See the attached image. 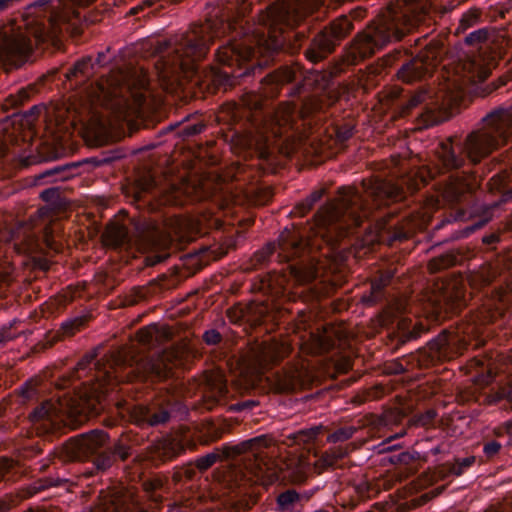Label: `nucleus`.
I'll use <instances>...</instances> for the list:
<instances>
[{
    "label": "nucleus",
    "mask_w": 512,
    "mask_h": 512,
    "mask_svg": "<svg viewBox=\"0 0 512 512\" xmlns=\"http://www.w3.org/2000/svg\"><path fill=\"white\" fill-rule=\"evenodd\" d=\"M310 21L291 4L273 3L250 24L233 7L218 6L204 23L169 39L150 43L157 77L164 85L181 77L207 90H226L255 75L275 55L298 53L308 38Z\"/></svg>",
    "instance_id": "obj_1"
},
{
    "label": "nucleus",
    "mask_w": 512,
    "mask_h": 512,
    "mask_svg": "<svg viewBox=\"0 0 512 512\" xmlns=\"http://www.w3.org/2000/svg\"><path fill=\"white\" fill-rule=\"evenodd\" d=\"M99 346L79 360L75 370L69 376L59 378L57 393L50 399L39 403L24 420L26 426L19 435L30 436L28 426L35 432L45 433L63 423H81L90 415L101 413L105 409L104 401L110 391L120 382L140 381L151 385L159 398L139 409L142 422L157 426L170 419V407L178 389L177 379L172 367L162 358L137 359L124 351L106 352L100 355Z\"/></svg>",
    "instance_id": "obj_2"
},
{
    "label": "nucleus",
    "mask_w": 512,
    "mask_h": 512,
    "mask_svg": "<svg viewBox=\"0 0 512 512\" xmlns=\"http://www.w3.org/2000/svg\"><path fill=\"white\" fill-rule=\"evenodd\" d=\"M362 195L358 190L341 188L337 199H329L314 215V223L306 234L285 228L277 243H269L254 254L255 264L275 259L286 265L280 272L266 273L261 288L274 299L285 297L294 284H308L318 277L320 258H330L341 244L355 238L369 241L379 236L375 229L365 232L363 225L374 222L379 210L400 197L398 188L377 181Z\"/></svg>",
    "instance_id": "obj_3"
},
{
    "label": "nucleus",
    "mask_w": 512,
    "mask_h": 512,
    "mask_svg": "<svg viewBox=\"0 0 512 512\" xmlns=\"http://www.w3.org/2000/svg\"><path fill=\"white\" fill-rule=\"evenodd\" d=\"M512 140V104L492 109L482 119V127L456 142L440 145L439 163L427 171L429 179L421 176V183L435 180L433 187L450 204L468 200L482 184L484 177L499 166L487 183L489 192L497 197L489 203L499 206L512 200V146L500 161L490 154Z\"/></svg>",
    "instance_id": "obj_4"
},
{
    "label": "nucleus",
    "mask_w": 512,
    "mask_h": 512,
    "mask_svg": "<svg viewBox=\"0 0 512 512\" xmlns=\"http://www.w3.org/2000/svg\"><path fill=\"white\" fill-rule=\"evenodd\" d=\"M82 1L36 0L27 5L20 19L0 27V61L20 66L38 43L54 40L63 31H75L83 19Z\"/></svg>",
    "instance_id": "obj_5"
},
{
    "label": "nucleus",
    "mask_w": 512,
    "mask_h": 512,
    "mask_svg": "<svg viewBox=\"0 0 512 512\" xmlns=\"http://www.w3.org/2000/svg\"><path fill=\"white\" fill-rule=\"evenodd\" d=\"M303 72L300 67L282 66L260 79L262 92L246 91L235 102L232 115L235 119L245 120L256 129L265 127L269 123L278 128L279 135L282 129H293L296 116L301 114L300 107L295 104H284L278 108L268 106V98L275 97L280 88L289 83H295L289 88L287 94L299 95L304 89ZM277 134V132H275Z\"/></svg>",
    "instance_id": "obj_6"
},
{
    "label": "nucleus",
    "mask_w": 512,
    "mask_h": 512,
    "mask_svg": "<svg viewBox=\"0 0 512 512\" xmlns=\"http://www.w3.org/2000/svg\"><path fill=\"white\" fill-rule=\"evenodd\" d=\"M414 27V22L405 12L388 9L363 31L358 32L346 47V61L355 65L372 57L393 41L401 40Z\"/></svg>",
    "instance_id": "obj_7"
},
{
    "label": "nucleus",
    "mask_w": 512,
    "mask_h": 512,
    "mask_svg": "<svg viewBox=\"0 0 512 512\" xmlns=\"http://www.w3.org/2000/svg\"><path fill=\"white\" fill-rule=\"evenodd\" d=\"M131 453V447L123 441L110 445L107 434L100 430L70 438L63 446L65 460H91L98 472L107 471L117 459L125 461Z\"/></svg>",
    "instance_id": "obj_8"
},
{
    "label": "nucleus",
    "mask_w": 512,
    "mask_h": 512,
    "mask_svg": "<svg viewBox=\"0 0 512 512\" xmlns=\"http://www.w3.org/2000/svg\"><path fill=\"white\" fill-rule=\"evenodd\" d=\"M144 497L147 504L142 502V497L129 489H121L110 495L100 507L90 512H192L186 505L170 502L164 497L166 490L159 478L145 479L142 483Z\"/></svg>",
    "instance_id": "obj_9"
},
{
    "label": "nucleus",
    "mask_w": 512,
    "mask_h": 512,
    "mask_svg": "<svg viewBox=\"0 0 512 512\" xmlns=\"http://www.w3.org/2000/svg\"><path fill=\"white\" fill-rule=\"evenodd\" d=\"M480 327L475 323L462 321L456 327L443 330L428 343V348L420 352L418 364L427 368L437 362L450 360L466 350L472 341L476 347L479 344Z\"/></svg>",
    "instance_id": "obj_10"
},
{
    "label": "nucleus",
    "mask_w": 512,
    "mask_h": 512,
    "mask_svg": "<svg viewBox=\"0 0 512 512\" xmlns=\"http://www.w3.org/2000/svg\"><path fill=\"white\" fill-rule=\"evenodd\" d=\"M147 89L146 75L134 77L132 73L121 72L108 82V87H101L103 105L114 114H123L132 105L140 106L145 102Z\"/></svg>",
    "instance_id": "obj_11"
},
{
    "label": "nucleus",
    "mask_w": 512,
    "mask_h": 512,
    "mask_svg": "<svg viewBox=\"0 0 512 512\" xmlns=\"http://www.w3.org/2000/svg\"><path fill=\"white\" fill-rule=\"evenodd\" d=\"M469 284L474 292L482 294V306L491 312H500L512 305V268L507 275H498L493 267L471 275Z\"/></svg>",
    "instance_id": "obj_12"
},
{
    "label": "nucleus",
    "mask_w": 512,
    "mask_h": 512,
    "mask_svg": "<svg viewBox=\"0 0 512 512\" xmlns=\"http://www.w3.org/2000/svg\"><path fill=\"white\" fill-rule=\"evenodd\" d=\"M353 29V19L348 15L336 17L312 38L304 51L306 59L314 64L324 61L350 35Z\"/></svg>",
    "instance_id": "obj_13"
},
{
    "label": "nucleus",
    "mask_w": 512,
    "mask_h": 512,
    "mask_svg": "<svg viewBox=\"0 0 512 512\" xmlns=\"http://www.w3.org/2000/svg\"><path fill=\"white\" fill-rule=\"evenodd\" d=\"M5 127L0 125V166L5 161H9L10 142L12 136L10 134H2ZM18 236L12 231H4L0 224V284H9L12 281L14 267L12 261L8 257V249H12L17 253H28L32 250L33 241L20 244L17 240Z\"/></svg>",
    "instance_id": "obj_14"
},
{
    "label": "nucleus",
    "mask_w": 512,
    "mask_h": 512,
    "mask_svg": "<svg viewBox=\"0 0 512 512\" xmlns=\"http://www.w3.org/2000/svg\"><path fill=\"white\" fill-rule=\"evenodd\" d=\"M459 92L460 87L455 85L440 99L439 96L433 97L429 90L419 89L409 96L403 106L407 112L421 106L418 116L422 126L427 128L442 121V111L457 99Z\"/></svg>",
    "instance_id": "obj_15"
},
{
    "label": "nucleus",
    "mask_w": 512,
    "mask_h": 512,
    "mask_svg": "<svg viewBox=\"0 0 512 512\" xmlns=\"http://www.w3.org/2000/svg\"><path fill=\"white\" fill-rule=\"evenodd\" d=\"M255 442L256 439H250L236 445L224 444L221 448H215L213 452L198 457L195 460L196 467L205 471L220 459L232 460L241 455H245L243 461H250L256 456L253 453Z\"/></svg>",
    "instance_id": "obj_16"
},
{
    "label": "nucleus",
    "mask_w": 512,
    "mask_h": 512,
    "mask_svg": "<svg viewBox=\"0 0 512 512\" xmlns=\"http://www.w3.org/2000/svg\"><path fill=\"white\" fill-rule=\"evenodd\" d=\"M389 214V212H382V209L379 210V217L374 222L363 225V231L372 233L373 229H375L379 236V241L385 242L390 246L396 242L401 243L408 240L412 236V229L399 225L398 221L395 223L386 222L385 218Z\"/></svg>",
    "instance_id": "obj_17"
},
{
    "label": "nucleus",
    "mask_w": 512,
    "mask_h": 512,
    "mask_svg": "<svg viewBox=\"0 0 512 512\" xmlns=\"http://www.w3.org/2000/svg\"><path fill=\"white\" fill-rule=\"evenodd\" d=\"M80 165V162H70L61 165H54L40 172L36 176V182L39 184H45L51 181L67 180L79 173L78 168Z\"/></svg>",
    "instance_id": "obj_18"
},
{
    "label": "nucleus",
    "mask_w": 512,
    "mask_h": 512,
    "mask_svg": "<svg viewBox=\"0 0 512 512\" xmlns=\"http://www.w3.org/2000/svg\"><path fill=\"white\" fill-rule=\"evenodd\" d=\"M283 351L277 345H263L254 354L255 365L260 371H264L278 364L283 359Z\"/></svg>",
    "instance_id": "obj_19"
},
{
    "label": "nucleus",
    "mask_w": 512,
    "mask_h": 512,
    "mask_svg": "<svg viewBox=\"0 0 512 512\" xmlns=\"http://www.w3.org/2000/svg\"><path fill=\"white\" fill-rule=\"evenodd\" d=\"M427 72L428 68L425 62L417 56L403 63L397 75L403 82L410 83L421 79Z\"/></svg>",
    "instance_id": "obj_20"
},
{
    "label": "nucleus",
    "mask_w": 512,
    "mask_h": 512,
    "mask_svg": "<svg viewBox=\"0 0 512 512\" xmlns=\"http://www.w3.org/2000/svg\"><path fill=\"white\" fill-rule=\"evenodd\" d=\"M307 499L294 489H287L277 496V510L279 512H301L303 502Z\"/></svg>",
    "instance_id": "obj_21"
},
{
    "label": "nucleus",
    "mask_w": 512,
    "mask_h": 512,
    "mask_svg": "<svg viewBox=\"0 0 512 512\" xmlns=\"http://www.w3.org/2000/svg\"><path fill=\"white\" fill-rule=\"evenodd\" d=\"M175 128H178L177 135L179 137L187 139L200 134L206 128V124L199 117L193 119L186 117L181 123L176 122L175 124L169 125V129Z\"/></svg>",
    "instance_id": "obj_22"
},
{
    "label": "nucleus",
    "mask_w": 512,
    "mask_h": 512,
    "mask_svg": "<svg viewBox=\"0 0 512 512\" xmlns=\"http://www.w3.org/2000/svg\"><path fill=\"white\" fill-rule=\"evenodd\" d=\"M23 326V321L14 318L0 327V350L5 348L8 343L26 334V329Z\"/></svg>",
    "instance_id": "obj_23"
},
{
    "label": "nucleus",
    "mask_w": 512,
    "mask_h": 512,
    "mask_svg": "<svg viewBox=\"0 0 512 512\" xmlns=\"http://www.w3.org/2000/svg\"><path fill=\"white\" fill-rule=\"evenodd\" d=\"M476 462L475 456L455 457L442 464V471L447 475L459 477L465 474Z\"/></svg>",
    "instance_id": "obj_24"
},
{
    "label": "nucleus",
    "mask_w": 512,
    "mask_h": 512,
    "mask_svg": "<svg viewBox=\"0 0 512 512\" xmlns=\"http://www.w3.org/2000/svg\"><path fill=\"white\" fill-rule=\"evenodd\" d=\"M89 321L87 315L75 316L62 322L59 330L57 331V340L63 337L73 336L77 331L86 325Z\"/></svg>",
    "instance_id": "obj_25"
},
{
    "label": "nucleus",
    "mask_w": 512,
    "mask_h": 512,
    "mask_svg": "<svg viewBox=\"0 0 512 512\" xmlns=\"http://www.w3.org/2000/svg\"><path fill=\"white\" fill-rule=\"evenodd\" d=\"M93 66L94 64L92 63L91 57L83 58L67 70L66 77L68 80L75 79L79 75L83 76L85 79L89 78L93 72Z\"/></svg>",
    "instance_id": "obj_26"
},
{
    "label": "nucleus",
    "mask_w": 512,
    "mask_h": 512,
    "mask_svg": "<svg viewBox=\"0 0 512 512\" xmlns=\"http://www.w3.org/2000/svg\"><path fill=\"white\" fill-rule=\"evenodd\" d=\"M161 336L162 333L155 324L142 328L138 333L139 342L147 348L155 346Z\"/></svg>",
    "instance_id": "obj_27"
},
{
    "label": "nucleus",
    "mask_w": 512,
    "mask_h": 512,
    "mask_svg": "<svg viewBox=\"0 0 512 512\" xmlns=\"http://www.w3.org/2000/svg\"><path fill=\"white\" fill-rule=\"evenodd\" d=\"M324 194V189L313 191L309 196L306 197V199L299 202L295 206V213H297L299 216H305L314 207V205L321 200Z\"/></svg>",
    "instance_id": "obj_28"
},
{
    "label": "nucleus",
    "mask_w": 512,
    "mask_h": 512,
    "mask_svg": "<svg viewBox=\"0 0 512 512\" xmlns=\"http://www.w3.org/2000/svg\"><path fill=\"white\" fill-rule=\"evenodd\" d=\"M122 154L119 151H106L101 153L98 156H93L84 160V163L92 164L94 167H100L104 165H108L113 161L120 159Z\"/></svg>",
    "instance_id": "obj_29"
},
{
    "label": "nucleus",
    "mask_w": 512,
    "mask_h": 512,
    "mask_svg": "<svg viewBox=\"0 0 512 512\" xmlns=\"http://www.w3.org/2000/svg\"><path fill=\"white\" fill-rule=\"evenodd\" d=\"M41 199L50 204L53 207H60L63 204V198L61 196V191L58 186L50 187L43 190L40 193Z\"/></svg>",
    "instance_id": "obj_30"
},
{
    "label": "nucleus",
    "mask_w": 512,
    "mask_h": 512,
    "mask_svg": "<svg viewBox=\"0 0 512 512\" xmlns=\"http://www.w3.org/2000/svg\"><path fill=\"white\" fill-rule=\"evenodd\" d=\"M356 428L353 426H343L335 429L327 436V440L331 443L344 442L353 437Z\"/></svg>",
    "instance_id": "obj_31"
},
{
    "label": "nucleus",
    "mask_w": 512,
    "mask_h": 512,
    "mask_svg": "<svg viewBox=\"0 0 512 512\" xmlns=\"http://www.w3.org/2000/svg\"><path fill=\"white\" fill-rule=\"evenodd\" d=\"M20 393L23 402H28L34 399L38 400L40 390L33 380H28L20 387Z\"/></svg>",
    "instance_id": "obj_32"
},
{
    "label": "nucleus",
    "mask_w": 512,
    "mask_h": 512,
    "mask_svg": "<svg viewBox=\"0 0 512 512\" xmlns=\"http://www.w3.org/2000/svg\"><path fill=\"white\" fill-rule=\"evenodd\" d=\"M354 125L351 122L338 124L334 128L336 139L339 143L343 144L348 141L354 134Z\"/></svg>",
    "instance_id": "obj_33"
},
{
    "label": "nucleus",
    "mask_w": 512,
    "mask_h": 512,
    "mask_svg": "<svg viewBox=\"0 0 512 512\" xmlns=\"http://www.w3.org/2000/svg\"><path fill=\"white\" fill-rule=\"evenodd\" d=\"M176 451L168 444H161L155 448L153 460L165 462L176 457Z\"/></svg>",
    "instance_id": "obj_34"
},
{
    "label": "nucleus",
    "mask_w": 512,
    "mask_h": 512,
    "mask_svg": "<svg viewBox=\"0 0 512 512\" xmlns=\"http://www.w3.org/2000/svg\"><path fill=\"white\" fill-rule=\"evenodd\" d=\"M482 450L486 459L490 460L499 455L502 445L496 440H488L484 442Z\"/></svg>",
    "instance_id": "obj_35"
},
{
    "label": "nucleus",
    "mask_w": 512,
    "mask_h": 512,
    "mask_svg": "<svg viewBox=\"0 0 512 512\" xmlns=\"http://www.w3.org/2000/svg\"><path fill=\"white\" fill-rule=\"evenodd\" d=\"M487 38V33L483 29H479L477 31L471 32L466 36L465 42L468 45H475L483 42Z\"/></svg>",
    "instance_id": "obj_36"
},
{
    "label": "nucleus",
    "mask_w": 512,
    "mask_h": 512,
    "mask_svg": "<svg viewBox=\"0 0 512 512\" xmlns=\"http://www.w3.org/2000/svg\"><path fill=\"white\" fill-rule=\"evenodd\" d=\"M130 237L124 230H119L114 235V243L119 248H126L130 245Z\"/></svg>",
    "instance_id": "obj_37"
},
{
    "label": "nucleus",
    "mask_w": 512,
    "mask_h": 512,
    "mask_svg": "<svg viewBox=\"0 0 512 512\" xmlns=\"http://www.w3.org/2000/svg\"><path fill=\"white\" fill-rule=\"evenodd\" d=\"M14 468V462L6 457L0 458V481Z\"/></svg>",
    "instance_id": "obj_38"
},
{
    "label": "nucleus",
    "mask_w": 512,
    "mask_h": 512,
    "mask_svg": "<svg viewBox=\"0 0 512 512\" xmlns=\"http://www.w3.org/2000/svg\"><path fill=\"white\" fill-rule=\"evenodd\" d=\"M436 417V412L434 410H427L425 413L420 414L417 417V424L421 426H427L432 424Z\"/></svg>",
    "instance_id": "obj_39"
},
{
    "label": "nucleus",
    "mask_w": 512,
    "mask_h": 512,
    "mask_svg": "<svg viewBox=\"0 0 512 512\" xmlns=\"http://www.w3.org/2000/svg\"><path fill=\"white\" fill-rule=\"evenodd\" d=\"M204 340L209 345L218 344L221 341V334L214 329L208 330L204 333Z\"/></svg>",
    "instance_id": "obj_40"
},
{
    "label": "nucleus",
    "mask_w": 512,
    "mask_h": 512,
    "mask_svg": "<svg viewBox=\"0 0 512 512\" xmlns=\"http://www.w3.org/2000/svg\"><path fill=\"white\" fill-rule=\"evenodd\" d=\"M22 0H0V14L16 7Z\"/></svg>",
    "instance_id": "obj_41"
},
{
    "label": "nucleus",
    "mask_w": 512,
    "mask_h": 512,
    "mask_svg": "<svg viewBox=\"0 0 512 512\" xmlns=\"http://www.w3.org/2000/svg\"><path fill=\"white\" fill-rule=\"evenodd\" d=\"M419 456L418 453L416 452H409V451H402V456H401V465H410L412 464L416 457L415 456Z\"/></svg>",
    "instance_id": "obj_42"
},
{
    "label": "nucleus",
    "mask_w": 512,
    "mask_h": 512,
    "mask_svg": "<svg viewBox=\"0 0 512 512\" xmlns=\"http://www.w3.org/2000/svg\"><path fill=\"white\" fill-rule=\"evenodd\" d=\"M401 456L402 451H391V453L387 456V459L394 465H401Z\"/></svg>",
    "instance_id": "obj_43"
},
{
    "label": "nucleus",
    "mask_w": 512,
    "mask_h": 512,
    "mask_svg": "<svg viewBox=\"0 0 512 512\" xmlns=\"http://www.w3.org/2000/svg\"><path fill=\"white\" fill-rule=\"evenodd\" d=\"M499 241V236L497 234H488L483 237V243L487 246H491Z\"/></svg>",
    "instance_id": "obj_44"
},
{
    "label": "nucleus",
    "mask_w": 512,
    "mask_h": 512,
    "mask_svg": "<svg viewBox=\"0 0 512 512\" xmlns=\"http://www.w3.org/2000/svg\"><path fill=\"white\" fill-rule=\"evenodd\" d=\"M476 16L475 15H468L465 14L461 20V25L463 27H469L472 26L473 22L475 21Z\"/></svg>",
    "instance_id": "obj_45"
},
{
    "label": "nucleus",
    "mask_w": 512,
    "mask_h": 512,
    "mask_svg": "<svg viewBox=\"0 0 512 512\" xmlns=\"http://www.w3.org/2000/svg\"><path fill=\"white\" fill-rule=\"evenodd\" d=\"M46 482H47V485H46V486H54V487H58V486H61V485L65 482V480H64V479H62V478H59V477H58V478H56V479H54V478H48V479L46 480Z\"/></svg>",
    "instance_id": "obj_46"
},
{
    "label": "nucleus",
    "mask_w": 512,
    "mask_h": 512,
    "mask_svg": "<svg viewBox=\"0 0 512 512\" xmlns=\"http://www.w3.org/2000/svg\"><path fill=\"white\" fill-rule=\"evenodd\" d=\"M320 431V427L312 428L307 436V440H314L317 438Z\"/></svg>",
    "instance_id": "obj_47"
},
{
    "label": "nucleus",
    "mask_w": 512,
    "mask_h": 512,
    "mask_svg": "<svg viewBox=\"0 0 512 512\" xmlns=\"http://www.w3.org/2000/svg\"><path fill=\"white\" fill-rule=\"evenodd\" d=\"M504 429L512 440V418L504 423Z\"/></svg>",
    "instance_id": "obj_48"
},
{
    "label": "nucleus",
    "mask_w": 512,
    "mask_h": 512,
    "mask_svg": "<svg viewBox=\"0 0 512 512\" xmlns=\"http://www.w3.org/2000/svg\"><path fill=\"white\" fill-rule=\"evenodd\" d=\"M505 401L512 408V387H510L507 391L504 392Z\"/></svg>",
    "instance_id": "obj_49"
},
{
    "label": "nucleus",
    "mask_w": 512,
    "mask_h": 512,
    "mask_svg": "<svg viewBox=\"0 0 512 512\" xmlns=\"http://www.w3.org/2000/svg\"><path fill=\"white\" fill-rule=\"evenodd\" d=\"M103 57H104V55H103V54H99V56H98V58H97V60H96V63H97L98 65H102V58H103Z\"/></svg>",
    "instance_id": "obj_50"
},
{
    "label": "nucleus",
    "mask_w": 512,
    "mask_h": 512,
    "mask_svg": "<svg viewBox=\"0 0 512 512\" xmlns=\"http://www.w3.org/2000/svg\"><path fill=\"white\" fill-rule=\"evenodd\" d=\"M184 473H185V475H186L188 478H191V477H192V475H193V471H191V470H185V471H184Z\"/></svg>",
    "instance_id": "obj_51"
},
{
    "label": "nucleus",
    "mask_w": 512,
    "mask_h": 512,
    "mask_svg": "<svg viewBox=\"0 0 512 512\" xmlns=\"http://www.w3.org/2000/svg\"><path fill=\"white\" fill-rule=\"evenodd\" d=\"M431 451L433 452V454H438V453H440V448L439 447H435Z\"/></svg>",
    "instance_id": "obj_52"
},
{
    "label": "nucleus",
    "mask_w": 512,
    "mask_h": 512,
    "mask_svg": "<svg viewBox=\"0 0 512 512\" xmlns=\"http://www.w3.org/2000/svg\"><path fill=\"white\" fill-rule=\"evenodd\" d=\"M5 504L0 503V512H5Z\"/></svg>",
    "instance_id": "obj_53"
},
{
    "label": "nucleus",
    "mask_w": 512,
    "mask_h": 512,
    "mask_svg": "<svg viewBox=\"0 0 512 512\" xmlns=\"http://www.w3.org/2000/svg\"><path fill=\"white\" fill-rule=\"evenodd\" d=\"M390 450H392V447H384V448L382 449V451H390Z\"/></svg>",
    "instance_id": "obj_54"
},
{
    "label": "nucleus",
    "mask_w": 512,
    "mask_h": 512,
    "mask_svg": "<svg viewBox=\"0 0 512 512\" xmlns=\"http://www.w3.org/2000/svg\"><path fill=\"white\" fill-rule=\"evenodd\" d=\"M395 54H396V56L398 57V56H400V55H401V51H400V50H395Z\"/></svg>",
    "instance_id": "obj_55"
},
{
    "label": "nucleus",
    "mask_w": 512,
    "mask_h": 512,
    "mask_svg": "<svg viewBox=\"0 0 512 512\" xmlns=\"http://www.w3.org/2000/svg\"><path fill=\"white\" fill-rule=\"evenodd\" d=\"M3 429H5V426H4L2 423H0V432H1Z\"/></svg>",
    "instance_id": "obj_56"
},
{
    "label": "nucleus",
    "mask_w": 512,
    "mask_h": 512,
    "mask_svg": "<svg viewBox=\"0 0 512 512\" xmlns=\"http://www.w3.org/2000/svg\"><path fill=\"white\" fill-rule=\"evenodd\" d=\"M250 505L248 503L245 504V509H250Z\"/></svg>",
    "instance_id": "obj_57"
},
{
    "label": "nucleus",
    "mask_w": 512,
    "mask_h": 512,
    "mask_svg": "<svg viewBox=\"0 0 512 512\" xmlns=\"http://www.w3.org/2000/svg\"><path fill=\"white\" fill-rule=\"evenodd\" d=\"M414 189H419L418 184H415Z\"/></svg>",
    "instance_id": "obj_58"
}]
</instances>
